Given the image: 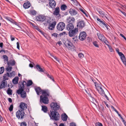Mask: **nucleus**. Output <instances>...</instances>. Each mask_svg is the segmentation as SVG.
<instances>
[{
    "mask_svg": "<svg viewBox=\"0 0 126 126\" xmlns=\"http://www.w3.org/2000/svg\"><path fill=\"white\" fill-rule=\"evenodd\" d=\"M3 58L4 59L5 61L7 62L8 61V58L6 55H4L3 56Z\"/></svg>",
    "mask_w": 126,
    "mask_h": 126,
    "instance_id": "nucleus-39",
    "label": "nucleus"
},
{
    "mask_svg": "<svg viewBox=\"0 0 126 126\" xmlns=\"http://www.w3.org/2000/svg\"><path fill=\"white\" fill-rule=\"evenodd\" d=\"M20 126H27V124L25 122H23L20 123Z\"/></svg>",
    "mask_w": 126,
    "mask_h": 126,
    "instance_id": "nucleus-42",
    "label": "nucleus"
},
{
    "mask_svg": "<svg viewBox=\"0 0 126 126\" xmlns=\"http://www.w3.org/2000/svg\"><path fill=\"white\" fill-rule=\"evenodd\" d=\"M13 105H11L9 108V110L10 111H11L13 110Z\"/></svg>",
    "mask_w": 126,
    "mask_h": 126,
    "instance_id": "nucleus-46",
    "label": "nucleus"
},
{
    "mask_svg": "<svg viewBox=\"0 0 126 126\" xmlns=\"http://www.w3.org/2000/svg\"><path fill=\"white\" fill-rule=\"evenodd\" d=\"M49 1V4L50 7L52 8H55L56 5L55 1L53 0H50Z\"/></svg>",
    "mask_w": 126,
    "mask_h": 126,
    "instance_id": "nucleus-17",
    "label": "nucleus"
},
{
    "mask_svg": "<svg viewBox=\"0 0 126 126\" xmlns=\"http://www.w3.org/2000/svg\"><path fill=\"white\" fill-rule=\"evenodd\" d=\"M78 56L80 58H82L84 57V55L82 53H80L78 54Z\"/></svg>",
    "mask_w": 126,
    "mask_h": 126,
    "instance_id": "nucleus-43",
    "label": "nucleus"
},
{
    "mask_svg": "<svg viewBox=\"0 0 126 126\" xmlns=\"http://www.w3.org/2000/svg\"><path fill=\"white\" fill-rule=\"evenodd\" d=\"M35 90L37 94L38 95H39L41 92H42V90L39 87L35 88Z\"/></svg>",
    "mask_w": 126,
    "mask_h": 126,
    "instance_id": "nucleus-24",
    "label": "nucleus"
},
{
    "mask_svg": "<svg viewBox=\"0 0 126 126\" xmlns=\"http://www.w3.org/2000/svg\"><path fill=\"white\" fill-rule=\"evenodd\" d=\"M61 117L63 121H66L67 120L68 116L65 113H64L62 114Z\"/></svg>",
    "mask_w": 126,
    "mask_h": 126,
    "instance_id": "nucleus-22",
    "label": "nucleus"
},
{
    "mask_svg": "<svg viewBox=\"0 0 126 126\" xmlns=\"http://www.w3.org/2000/svg\"><path fill=\"white\" fill-rule=\"evenodd\" d=\"M98 12L100 16L102 17L105 16H105L103 12L101 11H99Z\"/></svg>",
    "mask_w": 126,
    "mask_h": 126,
    "instance_id": "nucleus-36",
    "label": "nucleus"
},
{
    "mask_svg": "<svg viewBox=\"0 0 126 126\" xmlns=\"http://www.w3.org/2000/svg\"><path fill=\"white\" fill-rule=\"evenodd\" d=\"M75 21V19L74 17H69L67 18V22L71 23L74 22Z\"/></svg>",
    "mask_w": 126,
    "mask_h": 126,
    "instance_id": "nucleus-21",
    "label": "nucleus"
},
{
    "mask_svg": "<svg viewBox=\"0 0 126 126\" xmlns=\"http://www.w3.org/2000/svg\"><path fill=\"white\" fill-rule=\"evenodd\" d=\"M7 85V82L6 80H3L1 83L0 86V89L4 88Z\"/></svg>",
    "mask_w": 126,
    "mask_h": 126,
    "instance_id": "nucleus-16",
    "label": "nucleus"
},
{
    "mask_svg": "<svg viewBox=\"0 0 126 126\" xmlns=\"http://www.w3.org/2000/svg\"><path fill=\"white\" fill-rule=\"evenodd\" d=\"M99 123H100L98 122L96 123L95 124V125L96 126H99L100 125Z\"/></svg>",
    "mask_w": 126,
    "mask_h": 126,
    "instance_id": "nucleus-64",
    "label": "nucleus"
},
{
    "mask_svg": "<svg viewBox=\"0 0 126 126\" xmlns=\"http://www.w3.org/2000/svg\"><path fill=\"white\" fill-rule=\"evenodd\" d=\"M103 42L105 43L108 46V45H109L108 44V42L106 40V38L105 39V40Z\"/></svg>",
    "mask_w": 126,
    "mask_h": 126,
    "instance_id": "nucleus-52",
    "label": "nucleus"
},
{
    "mask_svg": "<svg viewBox=\"0 0 126 126\" xmlns=\"http://www.w3.org/2000/svg\"><path fill=\"white\" fill-rule=\"evenodd\" d=\"M17 49H19V44L18 42H17Z\"/></svg>",
    "mask_w": 126,
    "mask_h": 126,
    "instance_id": "nucleus-57",
    "label": "nucleus"
},
{
    "mask_svg": "<svg viewBox=\"0 0 126 126\" xmlns=\"http://www.w3.org/2000/svg\"><path fill=\"white\" fill-rule=\"evenodd\" d=\"M21 83V84H19L20 85L19 86V88L21 89H23L24 90V85L26 84V82L25 81H23L22 83Z\"/></svg>",
    "mask_w": 126,
    "mask_h": 126,
    "instance_id": "nucleus-25",
    "label": "nucleus"
},
{
    "mask_svg": "<svg viewBox=\"0 0 126 126\" xmlns=\"http://www.w3.org/2000/svg\"><path fill=\"white\" fill-rule=\"evenodd\" d=\"M30 3L28 2L25 3L23 5L25 9L28 8L30 7Z\"/></svg>",
    "mask_w": 126,
    "mask_h": 126,
    "instance_id": "nucleus-27",
    "label": "nucleus"
},
{
    "mask_svg": "<svg viewBox=\"0 0 126 126\" xmlns=\"http://www.w3.org/2000/svg\"><path fill=\"white\" fill-rule=\"evenodd\" d=\"M50 55L51 56H52L54 58V59L56 60V61H58V62H60V60H59V59H58V58H57L55 56H52L51 55V54H50Z\"/></svg>",
    "mask_w": 126,
    "mask_h": 126,
    "instance_id": "nucleus-45",
    "label": "nucleus"
},
{
    "mask_svg": "<svg viewBox=\"0 0 126 126\" xmlns=\"http://www.w3.org/2000/svg\"><path fill=\"white\" fill-rule=\"evenodd\" d=\"M66 34V32H63L62 33H61L60 34V36H61L62 35H65Z\"/></svg>",
    "mask_w": 126,
    "mask_h": 126,
    "instance_id": "nucleus-55",
    "label": "nucleus"
},
{
    "mask_svg": "<svg viewBox=\"0 0 126 126\" xmlns=\"http://www.w3.org/2000/svg\"><path fill=\"white\" fill-rule=\"evenodd\" d=\"M51 110L56 111L58 110L60 108V107L59 105L56 102H52L50 105Z\"/></svg>",
    "mask_w": 126,
    "mask_h": 126,
    "instance_id": "nucleus-5",
    "label": "nucleus"
},
{
    "mask_svg": "<svg viewBox=\"0 0 126 126\" xmlns=\"http://www.w3.org/2000/svg\"><path fill=\"white\" fill-rule=\"evenodd\" d=\"M24 91V89H19L17 91V93L18 94H21Z\"/></svg>",
    "mask_w": 126,
    "mask_h": 126,
    "instance_id": "nucleus-35",
    "label": "nucleus"
},
{
    "mask_svg": "<svg viewBox=\"0 0 126 126\" xmlns=\"http://www.w3.org/2000/svg\"><path fill=\"white\" fill-rule=\"evenodd\" d=\"M108 47L109 48L110 51L111 52H112L113 51V49H112L111 47L109 45H108Z\"/></svg>",
    "mask_w": 126,
    "mask_h": 126,
    "instance_id": "nucleus-50",
    "label": "nucleus"
},
{
    "mask_svg": "<svg viewBox=\"0 0 126 126\" xmlns=\"http://www.w3.org/2000/svg\"><path fill=\"white\" fill-rule=\"evenodd\" d=\"M18 77H15L13 80V82L14 84H16L18 83Z\"/></svg>",
    "mask_w": 126,
    "mask_h": 126,
    "instance_id": "nucleus-29",
    "label": "nucleus"
},
{
    "mask_svg": "<svg viewBox=\"0 0 126 126\" xmlns=\"http://www.w3.org/2000/svg\"><path fill=\"white\" fill-rule=\"evenodd\" d=\"M34 64V63H30L29 64V66L30 67L32 68L33 67V64Z\"/></svg>",
    "mask_w": 126,
    "mask_h": 126,
    "instance_id": "nucleus-56",
    "label": "nucleus"
},
{
    "mask_svg": "<svg viewBox=\"0 0 126 126\" xmlns=\"http://www.w3.org/2000/svg\"><path fill=\"white\" fill-rule=\"evenodd\" d=\"M69 12L72 16L75 15L77 14V12L75 10L71 9L70 10Z\"/></svg>",
    "mask_w": 126,
    "mask_h": 126,
    "instance_id": "nucleus-23",
    "label": "nucleus"
},
{
    "mask_svg": "<svg viewBox=\"0 0 126 126\" xmlns=\"http://www.w3.org/2000/svg\"><path fill=\"white\" fill-rule=\"evenodd\" d=\"M8 100L11 103L12 102V99L10 98H9L8 99Z\"/></svg>",
    "mask_w": 126,
    "mask_h": 126,
    "instance_id": "nucleus-63",
    "label": "nucleus"
},
{
    "mask_svg": "<svg viewBox=\"0 0 126 126\" xmlns=\"http://www.w3.org/2000/svg\"><path fill=\"white\" fill-rule=\"evenodd\" d=\"M92 81H93V82L95 84V86L96 85H98L99 84L97 83V82L95 80H93V79H92Z\"/></svg>",
    "mask_w": 126,
    "mask_h": 126,
    "instance_id": "nucleus-51",
    "label": "nucleus"
},
{
    "mask_svg": "<svg viewBox=\"0 0 126 126\" xmlns=\"http://www.w3.org/2000/svg\"><path fill=\"white\" fill-rule=\"evenodd\" d=\"M65 24L63 22H59L57 25V28L59 31H62L63 30L65 27Z\"/></svg>",
    "mask_w": 126,
    "mask_h": 126,
    "instance_id": "nucleus-8",
    "label": "nucleus"
},
{
    "mask_svg": "<svg viewBox=\"0 0 126 126\" xmlns=\"http://www.w3.org/2000/svg\"><path fill=\"white\" fill-rule=\"evenodd\" d=\"M12 90L10 88H9L7 90V93L8 94L11 95L12 94Z\"/></svg>",
    "mask_w": 126,
    "mask_h": 126,
    "instance_id": "nucleus-38",
    "label": "nucleus"
},
{
    "mask_svg": "<svg viewBox=\"0 0 126 126\" xmlns=\"http://www.w3.org/2000/svg\"><path fill=\"white\" fill-rule=\"evenodd\" d=\"M70 126H76L75 124L74 123H70Z\"/></svg>",
    "mask_w": 126,
    "mask_h": 126,
    "instance_id": "nucleus-61",
    "label": "nucleus"
},
{
    "mask_svg": "<svg viewBox=\"0 0 126 126\" xmlns=\"http://www.w3.org/2000/svg\"><path fill=\"white\" fill-rule=\"evenodd\" d=\"M14 76V71H12L11 72L9 73H7L6 74H5L3 76V80H6L8 79V77H11Z\"/></svg>",
    "mask_w": 126,
    "mask_h": 126,
    "instance_id": "nucleus-9",
    "label": "nucleus"
},
{
    "mask_svg": "<svg viewBox=\"0 0 126 126\" xmlns=\"http://www.w3.org/2000/svg\"><path fill=\"white\" fill-rule=\"evenodd\" d=\"M67 30L69 31V35L70 37L75 36L78 32V29L77 28H75L74 25L71 23L67 24L66 26Z\"/></svg>",
    "mask_w": 126,
    "mask_h": 126,
    "instance_id": "nucleus-1",
    "label": "nucleus"
},
{
    "mask_svg": "<svg viewBox=\"0 0 126 126\" xmlns=\"http://www.w3.org/2000/svg\"><path fill=\"white\" fill-rule=\"evenodd\" d=\"M29 13L31 15H35L36 14V12L34 10H31L29 11Z\"/></svg>",
    "mask_w": 126,
    "mask_h": 126,
    "instance_id": "nucleus-31",
    "label": "nucleus"
},
{
    "mask_svg": "<svg viewBox=\"0 0 126 126\" xmlns=\"http://www.w3.org/2000/svg\"><path fill=\"white\" fill-rule=\"evenodd\" d=\"M87 34L84 32H81L79 35V38L81 41H83L86 38Z\"/></svg>",
    "mask_w": 126,
    "mask_h": 126,
    "instance_id": "nucleus-11",
    "label": "nucleus"
},
{
    "mask_svg": "<svg viewBox=\"0 0 126 126\" xmlns=\"http://www.w3.org/2000/svg\"><path fill=\"white\" fill-rule=\"evenodd\" d=\"M17 26L18 27L16 29L17 30H20L22 29L19 26V25L18 24Z\"/></svg>",
    "mask_w": 126,
    "mask_h": 126,
    "instance_id": "nucleus-54",
    "label": "nucleus"
},
{
    "mask_svg": "<svg viewBox=\"0 0 126 126\" xmlns=\"http://www.w3.org/2000/svg\"><path fill=\"white\" fill-rule=\"evenodd\" d=\"M67 8V6L65 4H63L61 7V9L63 11L65 10Z\"/></svg>",
    "mask_w": 126,
    "mask_h": 126,
    "instance_id": "nucleus-34",
    "label": "nucleus"
},
{
    "mask_svg": "<svg viewBox=\"0 0 126 126\" xmlns=\"http://www.w3.org/2000/svg\"><path fill=\"white\" fill-rule=\"evenodd\" d=\"M120 35L122 37H123L126 41V38L125 37V36L123 34H120Z\"/></svg>",
    "mask_w": 126,
    "mask_h": 126,
    "instance_id": "nucleus-60",
    "label": "nucleus"
},
{
    "mask_svg": "<svg viewBox=\"0 0 126 126\" xmlns=\"http://www.w3.org/2000/svg\"><path fill=\"white\" fill-rule=\"evenodd\" d=\"M77 82L79 86L82 88L84 89L85 88V86L83 84L82 82L79 80H78Z\"/></svg>",
    "mask_w": 126,
    "mask_h": 126,
    "instance_id": "nucleus-28",
    "label": "nucleus"
},
{
    "mask_svg": "<svg viewBox=\"0 0 126 126\" xmlns=\"http://www.w3.org/2000/svg\"><path fill=\"white\" fill-rule=\"evenodd\" d=\"M76 5H77L79 4V3L76 0H73L72 1Z\"/></svg>",
    "mask_w": 126,
    "mask_h": 126,
    "instance_id": "nucleus-49",
    "label": "nucleus"
},
{
    "mask_svg": "<svg viewBox=\"0 0 126 126\" xmlns=\"http://www.w3.org/2000/svg\"><path fill=\"white\" fill-rule=\"evenodd\" d=\"M35 67L39 71H44L45 70L43 67L38 64H37Z\"/></svg>",
    "mask_w": 126,
    "mask_h": 126,
    "instance_id": "nucleus-19",
    "label": "nucleus"
},
{
    "mask_svg": "<svg viewBox=\"0 0 126 126\" xmlns=\"http://www.w3.org/2000/svg\"><path fill=\"white\" fill-rule=\"evenodd\" d=\"M15 62L14 61H13L10 62H8L7 64L8 65H14L15 64Z\"/></svg>",
    "mask_w": 126,
    "mask_h": 126,
    "instance_id": "nucleus-33",
    "label": "nucleus"
},
{
    "mask_svg": "<svg viewBox=\"0 0 126 126\" xmlns=\"http://www.w3.org/2000/svg\"><path fill=\"white\" fill-rule=\"evenodd\" d=\"M58 34L56 33H54L52 35V36H53L55 37H56V38H57L58 36Z\"/></svg>",
    "mask_w": 126,
    "mask_h": 126,
    "instance_id": "nucleus-47",
    "label": "nucleus"
},
{
    "mask_svg": "<svg viewBox=\"0 0 126 126\" xmlns=\"http://www.w3.org/2000/svg\"><path fill=\"white\" fill-rule=\"evenodd\" d=\"M60 9L59 7H57L55 8V10L53 13L54 15L58 16L59 15Z\"/></svg>",
    "mask_w": 126,
    "mask_h": 126,
    "instance_id": "nucleus-20",
    "label": "nucleus"
},
{
    "mask_svg": "<svg viewBox=\"0 0 126 126\" xmlns=\"http://www.w3.org/2000/svg\"><path fill=\"white\" fill-rule=\"evenodd\" d=\"M94 45L97 47H98V45L97 44V43L96 42H93Z\"/></svg>",
    "mask_w": 126,
    "mask_h": 126,
    "instance_id": "nucleus-44",
    "label": "nucleus"
},
{
    "mask_svg": "<svg viewBox=\"0 0 126 126\" xmlns=\"http://www.w3.org/2000/svg\"><path fill=\"white\" fill-rule=\"evenodd\" d=\"M122 8L123 9H125L126 10V6L125 5H121Z\"/></svg>",
    "mask_w": 126,
    "mask_h": 126,
    "instance_id": "nucleus-58",
    "label": "nucleus"
},
{
    "mask_svg": "<svg viewBox=\"0 0 126 126\" xmlns=\"http://www.w3.org/2000/svg\"><path fill=\"white\" fill-rule=\"evenodd\" d=\"M26 93L25 91H24L20 94L21 97L23 98H25L26 97Z\"/></svg>",
    "mask_w": 126,
    "mask_h": 126,
    "instance_id": "nucleus-30",
    "label": "nucleus"
},
{
    "mask_svg": "<svg viewBox=\"0 0 126 126\" xmlns=\"http://www.w3.org/2000/svg\"><path fill=\"white\" fill-rule=\"evenodd\" d=\"M24 114L25 113L24 111L19 110L16 112V115L18 119H19L21 117V119H22L23 118Z\"/></svg>",
    "mask_w": 126,
    "mask_h": 126,
    "instance_id": "nucleus-7",
    "label": "nucleus"
},
{
    "mask_svg": "<svg viewBox=\"0 0 126 126\" xmlns=\"http://www.w3.org/2000/svg\"><path fill=\"white\" fill-rule=\"evenodd\" d=\"M4 68L3 67H1L0 68V71H4Z\"/></svg>",
    "mask_w": 126,
    "mask_h": 126,
    "instance_id": "nucleus-59",
    "label": "nucleus"
},
{
    "mask_svg": "<svg viewBox=\"0 0 126 126\" xmlns=\"http://www.w3.org/2000/svg\"><path fill=\"white\" fill-rule=\"evenodd\" d=\"M6 19L7 20H8L11 22H12V19H11V18L8 17H6Z\"/></svg>",
    "mask_w": 126,
    "mask_h": 126,
    "instance_id": "nucleus-48",
    "label": "nucleus"
},
{
    "mask_svg": "<svg viewBox=\"0 0 126 126\" xmlns=\"http://www.w3.org/2000/svg\"><path fill=\"white\" fill-rule=\"evenodd\" d=\"M10 66L8 65V67L6 68L7 71H10L11 70L12 67L11 66Z\"/></svg>",
    "mask_w": 126,
    "mask_h": 126,
    "instance_id": "nucleus-41",
    "label": "nucleus"
},
{
    "mask_svg": "<svg viewBox=\"0 0 126 126\" xmlns=\"http://www.w3.org/2000/svg\"><path fill=\"white\" fill-rule=\"evenodd\" d=\"M85 25L84 21L83 20H81L77 23V26L80 29L83 28Z\"/></svg>",
    "mask_w": 126,
    "mask_h": 126,
    "instance_id": "nucleus-14",
    "label": "nucleus"
},
{
    "mask_svg": "<svg viewBox=\"0 0 126 126\" xmlns=\"http://www.w3.org/2000/svg\"><path fill=\"white\" fill-rule=\"evenodd\" d=\"M42 110L44 112H46L47 111V108L45 106H42Z\"/></svg>",
    "mask_w": 126,
    "mask_h": 126,
    "instance_id": "nucleus-32",
    "label": "nucleus"
},
{
    "mask_svg": "<svg viewBox=\"0 0 126 126\" xmlns=\"http://www.w3.org/2000/svg\"><path fill=\"white\" fill-rule=\"evenodd\" d=\"M50 114H49L50 118L55 121L59 120L60 115L59 113L56 111L50 110Z\"/></svg>",
    "mask_w": 126,
    "mask_h": 126,
    "instance_id": "nucleus-2",
    "label": "nucleus"
},
{
    "mask_svg": "<svg viewBox=\"0 0 126 126\" xmlns=\"http://www.w3.org/2000/svg\"><path fill=\"white\" fill-rule=\"evenodd\" d=\"M47 22L49 24L48 29L51 30L54 29L56 24V21L53 19H50L47 20Z\"/></svg>",
    "mask_w": 126,
    "mask_h": 126,
    "instance_id": "nucleus-3",
    "label": "nucleus"
},
{
    "mask_svg": "<svg viewBox=\"0 0 126 126\" xmlns=\"http://www.w3.org/2000/svg\"><path fill=\"white\" fill-rule=\"evenodd\" d=\"M19 107L21 109L20 110L24 111L25 110L27 109V105L23 102H21L20 103Z\"/></svg>",
    "mask_w": 126,
    "mask_h": 126,
    "instance_id": "nucleus-15",
    "label": "nucleus"
},
{
    "mask_svg": "<svg viewBox=\"0 0 126 126\" xmlns=\"http://www.w3.org/2000/svg\"><path fill=\"white\" fill-rule=\"evenodd\" d=\"M101 23L104 25L105 26L106 28L108 30V28L107 25V24L105 23L104 21H103V22H101Z\"/></svg>",
    "mask_w": 126,
    "mask_h": 126,
    "instance_id": "nucleus-40",
    "label": "nucleus"
},
{
    "mask_svg": "<svg viewBox=\"0 0 126 126\" xmlns=\"http://www.w3.org/2000/svg\"><path fill=\"white\" fill-rule=\"evenodd\" d=\"M45 19V16L42 15L37 16L36 17V20L39 21H43Z\"/></svg>",
    "mask_w": 126,
    "mask_h": 126,
    "instance_id": "nucleus-13",
    "label": "nucleus"
},
{
    "mask_svg": "<svg viewBox=\"0 0 126 126\" xmlns=\"http://www.w3.org/2000/svg\"><path fill=\"white\" fill-rule=\"evenodd\" d=\"M65 45L69 49L72 50H74V46L71 42L68 41L65 44Z\"/></svg>",
    "mask_w": 126,
    "mask_h": 126,
    "instance_id": "nucleus-10",
    "label": "nucleus"
},
{
    "mask_svg": "<svg viewBox=\"0 0 126 126\" xmlns=\"http://www.w3.org/2000/svg\"><path fill=\"white\" fill-rule=\"evenodd\" d=\"M42 95L43 96H49V93L48 92H47L45 90H42Z\"/></svg>",
    "mask_w": 126,
    "mask_h": 126,
    "instance_id": "nucleus-26",
    "label": "nucleus"
},
{
    "mask_svg": "<svg viewBox=\"0 0 126 126\" xmlns=\"http://www.w3.org/2000/svg\"><path fill=\"white\" fill-rule=\"evenodd\" d=\"M120 10V12L126 17V13L124 12L121 11Z\"/></svg>",
    "mask_w": 126,
    "mask_h": 126,
    "instance_id": "nucleus-62",
    "label": "nucleus"
},
{
    "mask_svg": "<svg viewBox=\"0 0 126 126\" xmlns=\"http://www.w3.org/2000/svg\"><path fill=\"white\" fill-rule=\"evenodd\" d=\"M97 35L98 36L99 39L101 41H103L105 39V37L103 35L101 34L99 32H98L97 33Z\"/></svg>",
    "mask_w": 126,
    "mask_h": 126,
    "instance_id": "nucleus-18",
    "label": "nucleus"
},
{
    "mask_svg": "<svg viewBox=\"0 0 126 126\" xmlns=\"http://www.w3.org/2000/svg\"><path fill=\"white\" fill-rule=\"evenodd\" d=\"M33 82L31 80H29L27 82V84L26 83V85L27 86H29L32 85Z\"/></svg>",
    "mask_w": 126,
    "mask_h": 126,
    "instance_id": "nucleus-37",
    "label": "nucleus"
},
{
    "mask_svg": "<svg viewBox=\"0 0 126 126\" xmlns=\"http://www.w3.org/2000/svg\"><path fill=\"white\" fill-rule=\"evenodd\" d=\"M102 96H103V97H105L108 100H109V98L108 97V96L105 93V92L104 93V95H101Z\"/></svg>",
    "mask_w": 126,
    "mask_h": 126,
    "instance_id": "nucleus-53",
    "label": "nucleus"
},
{
    "mask_svg": "<svg viewBox=\"0 0 126 126\" xmlns=\"http://www.w3.org/2000/svg\"><path fill=\"white\" fill-rule=\"evenodd\" d=\"M48 98L46 96H43L42 95L40 96V102L43 103L45 104H47L48 103Z\"/></svg>",
    "mask_w": 126,
    "mask_h": 126,
    "instance_id": "nucleus-12",
    "label": "nucleus"
},
{
    "mask_svg": "<svg viewBox=\"0 0 126 126\" xmlns=\"http://www.w3.org/2000/svg\"><path fill=\"white\" fill-rule=\"evenodd\" d=\"M116 50L120 57V58L122 61L126 66V59L124 55L122 52H119L118 49L116 48Z\"/></svg>",
    "mask_w": 126,
    "mask_h": 126,
    "instance_id": "nucleus-4",
    "label": "nucleus"
},
{
    "mask_svg": "<svg viewBox=\"0 0 126 126\" xmlns=\"http://www.w3.org/2000/svg\"><path fill=\"white\" fill-rule=\"evenodd\" d=\"M103 87L100 84L95 85L96 89L101 95H104V92L103 88Z\"/></svg>",
    "mask_w": 126,
    "mask_h": 126,
    "instance_id": "nucleus-6",
    "label": "nucleus"
}]
</instances>
